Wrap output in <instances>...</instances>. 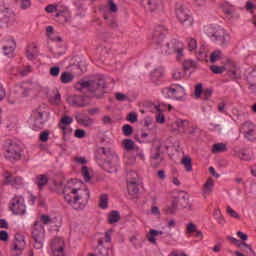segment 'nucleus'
<instances>
[{
    "label": "nucleus",
    "instance_id": "de8ad7c7",
    "mask_svg": "<svg viewBox=\"0 0 256 256\" xmlns=\"http://www.w3.org/2000/svg\"><path fill=\"white\" fill-rule=\"evenodd\" d=\"M122 132L125 137H129L133 135V126L126 124L122 127Z\"/></svg>",
    "mask_w": 256,
    "mask_h": 256
},
{
    "label": "nucleus",
    "instance_id": "bb28decb",
    "mask_svg": "<svg viewBox=\"0 0 256 256\" xmlns=\"http://www.w3.org/2000/svg\"><path fill=\"white\" fill-rule=\"evenodd\" d=\"M226 37H227V34H225V31L223 30L216 31L212 35V39H214V41H218L219 45H227Z\"/></svg>",
    "mask_w": 256,
    "mask_h": 256
},
{
    "label": "nucleus",
    "instance_id": "4be33fe9",
    "mask_svg": "<svg viewBox=\"0 0 256 256\" xmlns=\"http://www.w3.org/2000/svg\"><path fill=\"white\" fill-rule=\"evenodd\" d=\"M227 66L230 67L228 69V75L230 77H232L235 81H237V79H241V75L237 74V63L231 59H228Z\"/></svg>",
    "mask_w": 256,
    "mask_h": 256
},
{
    "label": "nucleus",
    "instance_id": "9d476101",
    "mask_svg": "<svg viewBox=\"0 0 256 256\" xmlns=\"http://www.w3.org/2000/svg\"><path fill=\"white\" fill-rule=\"evenodd\" d=\"M10 211L14 215H25L27 207L25 206V200L19 196L12 198L10 202Z\"/></svg>",
    "mask_w": 256,
    "mask_h": 256
},
{
    "label": "nucleus",
    "instance_id": "37998d69",
    "mask_svg": "<svg viewBox=\"0 0 256 256\" xmlns=\"http://www.w3.org/2000/svg\"><path fill=\"white\" fill-rule=\"evenodd\" d=\"M100 209H107L109 207V196L107 194H102L99 200Z\"/></svg>",
    "mask_w": 256,
    "mask_h": 256
},
{
    "label": "nucleus",
    "instance_id": "8fccbe9b",
    "mask_svg": "<svg viewBox=\"0 0 256 256\" xmlns=\"http://www.w3.org/2000/svg\"><path fill=\"white\" fill-rule=\"evenodd\" d=\"M189 137H199L201 135V130L197 126H193L189 131H188Z\"/></svg>",
    "mask_w": 256,
    "mask_h": 256
},
{
    "label": "nucleus",
    "instance_id": "f257e3e1",
    "mask_svg": "<svg viewBox=\"0 0 256 256\" xmlns=\"http://www.w3.org/2000/svg\"><path fill=\"white\" fill-rule=\"evenodd\" d=\"M74 88L76 91H79V93H84V95L90 93L92 97L101 99L106 93L105 89H107V82L103 75H97L91 80L81 79L74 85Z\"/></svg>",
    "mask_w": 256,
    "mask_h": 256
},
{
    "label": "nucleus",
    "instance_id": "774afa93",
    "mask_svg": "<svg viewBox=\"0 0 256 256\" xmlns=\"http://www.w3.org/2000/svg\"><path fill=\"white\" fill-rule=\"evenodd\" d=\"M40 221L44 223V225H49L51 223V216L49 215H41L40 216Z\"/></svg>",
    "mask_w": 256,
    "mask_h": 256
},
{
    "label": "nucleus",
    "instance_id": "6e6d98bb",
    "mask_svg": "<svg viewBox=\"0 0 256 256\" xmlns=\"http://www.w3.org/2000/svg\"><path fill=\"white\" fill-rule=\"evenodd\" d=\"M186 231L189 235L195 233L197 231V225H195L193 222L188 223Z\"/></svg>",
    "mask_w": 256,
    "mask_h": 256
},
{
    "label": "nucleus",
    "instance_id": "e2e57ef3",
    "mask_svg": "<svg viewBox=\"0 0 256 256\" xmlns=\"http://www.w3.org/2000/svg\"><path fill=\"white\" fill-rule=\"evenodd\" d=\"M127 121H129L130 123H137V113L130 112L127 116Z\"/></svg>",
    "mask_w": 256,
    "mask_h": 256
},
{
    "label": "nucleus",
    "instance_id": "338daca9",
    "mask_svg": "<svg viewBox=\"0 0 256 256\" xmlns=\"http://www.w3.org/2000/svg\"><path fill=\"white\" fill-rule=\"evenodd\" d=\"M40 141H42V143H47V141H49V132L48 131H44L40 134Z\"/></svg>",
    "mask_w": 256,
    "mask_h": 256
},
{
    "label": "nucleus",
    "instance_id": "69168bd1",
    "mask_svg": "<svg viewBox=\"0 0 256 256\" xmlns=\"http://www.w3.org/2000/svg\"><path fill=\"white\" fill-rule=\"evenodd\" d=\"M87 132H85V130L83 129H76L74 132L75 137H77V139H83V137H85Z\"/></svg>",
    "mask_w": 256,
    "mask_h": 256
},
{
    "label": "nucleus",
    "instance_id": "7c9ffc66",
    "mask_svg": "<svg viewBox=\"0 0 256 256\" xmlns=\"http://www.w3.org/2000/svg\"><path fill=\"white\" fill-rule=\"evenodd\" d=\"M73 79H75V75L71 72H63L60 76V81L64 85H67V83H73Z\"/></svg>",
    "mask_w": 256,
    "mask_h": 256
},
{
    "label": "nucleus",
    "instance_id": "cd10ccee",
    "mask_svg": "<svg viewBox=\"0 0 256 256\" xmlns=\"http://www.w3.org/2000/svg\"><path fill=\"white\" fill-rule=\"evenodd\" d=\"M127 190L130 197H137L139 195V182H127Z\"/></svg>",
    "mask_w": 256,
    "mask_h": 256
},
{
    "label": "nucleus",
    "instance_id": "49530a36",
    "mask_svg": "<svg viewBox=\"0 0 256 256\" xmlns=\"http://www.w3.org/2000/svg\"><path fill=\"white\" fill-rule=\"evenodd\" d=\"M197 67V62L194 60H185L183 62V68L185 71H189L190 69H195Z\"/></svg>",
    "mask_w": 256,
    "mask_h": 256
},
{
    "label": "nucleus",
    "instance_id": "79ce46f5",
    "mask_svg": "<svg viewBox=\"0 0 256 256\" xmlns=\"http://www.w3.org/2000/svg\"><path fill=\"white\" fill-rule=\"evenodd\" d=\"M223 59V54L221 50H215L210 54V62L216 63V61H221Z\"/></svg>",
    "mask_w": 256,
    "mask_h": 256
},
{
    "label": "nucleus",
    "instance_id": "473e14b6",
    "mask_svg": "<svg viewBox=\"0 0 256 256\" xmlns=\"http://www.w3.org/2000/svg\"><path fill=\"white\" fill-rule=\"evenodd\" d=\"M213 187H215V181L213 178H209L204 184V195H210V193L213 191Z\"/></svg>",
    "mask_w": 256,
    "mask_h": 256
},
{
    "label": "nucleus",
    "instance_id": "c9c22d12",
    "mask_svg": "<svg viewBox=\"0 0 256 256\" xmlns=\"http://www.w3.org/2000/svg\"><path fill=\"white\" fill-rule=\"evenodd\" d=\"M126 183H139V175L137 172L131 170L127 173Z\"/></svg>",
    "mask_w": 256,
    "mask_h": 256
},
{
    "label": "nucleus",
    "instance_id": "5701e85b",
    "mask_svg": "<svg viewBox=\"0 0 256 256\" xmlns=\"http://www.w3.org/2000/svg\"><path fill=\"white\" fill-rule=\"evenodd\" d=\"M143 5L153 13V11H157L159 7H161V0H142Z\"/></svg>",
    "mask_w": 256,
    "mask_h": 256
},
{
    "label": "nucleus",
    "instance_id": "bf43d9fd",
    "mask_svg": "<svg viewBox=\"0 0 256 256\" xmlns=\"http://www.w3.org/2000/svg\"><path fill=\"white\" fill-rule=\"evenodd\" d=\"M202 94H203V84L199 83L195 87V97L199 99V97H201Z\"/></svg>",
    "mask_w": 256,
    "mask_h": 256
},
{
    "label": "nucleus",
    "instance_id": "58836bf2",
    "mask_svg": "<svg viewBox=\"0 0 256 256\" xmlns=\"http://www.w3.org/2000/svg\"><path fill=\"white\" fill-rule=\"evenodd\" d=\"M227 145L224 143H216L212 146V153H225Z\"/></svg>",
    "mask_w": 256,
    "mask_h": 256
},
{
    "label": "nucleus",
    "instance_id": "5fc2aeb1",
    "mask_svg": "<svg viewBox=\"0 0 256 256\" xmlns=\"http://www.w3.org/2000/svg\"><path fill=\"white\" fill-rule=\"evenodd\" d=\"M188 49L189 51H195L197 49V40L195 38L188 39Z\"/></svg>",
    "mask_w": 256,
    "mask_h": 256
},
{
    "label": "nucleus",
    "instance_id": "4d7b16f0",
    "mask_svg": "<svg viewBox=\"0 0 256 256\" xmlns=\"http://www.w3.org/2000/svg\"><path fill=\"white\" fill-rule=\"evenodd\" d=\"M19 1H20V9H23V11L31 7V0H19Z\"/></svg>",
    "mask_w": 256,
    "mask_h": 256
},
{
    "label": "nucleus",
    "instance_id": "c03bdc74",
    "mask_svg": "<svg viewBox=\"0 0 256 256\" xmlns=\"http://www.w3.org/2000/svg\"><path fill=\"white\" fill-rule=\"evenodd\" d=\"M177 207H179L177 201L173 199L171 205L165 210L166 215H175L177 213Z\"/></svg>",
    "mask_w": 256,
    "mask_h": 256
},
{
    "label": "nucleus",
    "instance_id": "20e7f679",
    "mask_svg": "<svg viewBox=\"0 0 256 256\" xmlns=\"http://www.w3.org/2000/svg\"><path fill=\"white\" fill-rule=\"evenodd\" d=\"M5 158L8 161H21V146L13 140L4 142Z\"/></svg>",
    "mask_w": 256,
    "mask_h": 256
},
{
    "label": "nucleus",
    "instance_id": "2f4dec72",
    "mask_svg": "<svg viewBox=\"0 0 256 256\" xmlns=\"http://www.w3.org/2000/svg\"><path fill=\"white\" fill-rule=\"evenodd\" d=\"M73 123V118L70 116H64L61 118L58 127L60 129H62V131H65V129H67V127H69V125H71Z\"/></svg>",
    "mask_w": 256,
    "mask_h": 256
},
{
    "label": "nucleus",
    "instance_id": "aec40b11",
    "mask_svg": "<svg viewBox=\"0 0 256 256\" xmlns=\"http://www.w3.org/2000/svg\"><path fill=\"white\" fill-rule=\"evenodd\" d=\"M51 249L54 256H65V248H63V241L53 240L51 243Z\"/></svg>",
    "mask_w": 256,
    "mask_h": 256
},
{
    "label": "nucleus",
    "instance_id": "a878e982",
    "mask_svg": "<svg viewBox=\"0 0 256 256\" xmlns=\"http://www.w3.org/2000/svg\"><path fill=\"white\" fill-rule=\"evenodd\" d=\"M34 115L36 117L34 121V127H36V129H43V124L45 123V112L37 110L36 112H34Z\"/></svg>",
    "mask_w": 256,
    "mask_h": 256
},
{
    "label": "nucleus",
    "instance_id": "2eb2a0df",
    "mask_svg": "<svg viewBox=\"0 0 256 256\" xmlns=\"http://www.w3.org/2000/svg\"><path fill=\"white\" fill-rule=\"evenodd\" d=\"M242 129H243L245 139H247L248 141H255L256 139L255 124L251 122H245L243 124Z\"/></svg>",
    "mask_w": 256,
    "mask_h": 256
},
{
    "label": "nucleus",
    "instance_id": "a211bd4d",
    "mask_svg": "<svg viewBox=\"0 0 256 256\" xmlns=\"http://www.w3.org/2000/svg\"><path fill=\"white\" fill-rule=\"evenodd\" d=\"M75 119L79 125H83L84 127H93L95 123V120L90 118L87 114L77 113Z\"/></svg>",
    "mask_w": 256,
    "mask_h": 256
},
{
    "label": "nucleus",
    "instance_id": "f8f14e48",
    "mask_svg": "<svg viewBox=\"0 0 256 256\" xmlns=\"http://www.w3.org/2000/svg\"><path fill=\"white\" fill-rule=\"evenodd\" d=\"M67 102L69 103V105H72V107H78V108L87 107V105H89V99L87 98V94L85 96H81V95L68 96Z\"/></svg>",
    "mask_w": 256,
    "mask_h": 256
},
{
    "label": "nucleus",
    "instance_id": "3c124183",
    "mask_svg": "<svg viewBox=\"0 0 256 256\" xmlns=\"http://www.w3.org/2000/svg\"><path fill=\"white\" fill-rule=\"evenodd\" d=\"M210 70L212 71V73H215V75H221V73H223V71H225V67L212 65V66H210Z\"/></svg>",
    "mask_w": 256,
    "mask_h": 256
},
{
    "label": "nucleus",
    "instance_id": "a18cd8bd",
    "mask_svg": "<svg viewBox=\"0 0 256 256\" xmlns=\"http://www.w3.org/2000/svg\"><path fill=\"white\" fill-rule=\"evenodd\" d=\"M122 143L125 151H133L135 149V142L132 139H124Z\"/></svg>",
    "mask_w": 256,
    "mask_h": 256
},
{
    "label": "nucleus",
    "instance_id": "72a5a7b5",
    "mask_svg": "<svg viewBox=\"0 0 256 256\" xmlns=\"http://www.w3.org/2000/svg\"><path fill=\"white\" fill-rule=\"evenodd\" d=\"M247 81H248V89H255L256 87V69H253V71H251L247 77Z\"/></svg>",
    "mask_w": 256,
    "mask_h": 256
},
{
    "label": "nucleus",
    "instance_id": "e433bc0d",
    "mask_svg": "<svg viewBox=\"0 0 256 256\" xmlns=\"http://www.w3.org/2000/svg\"><path fill=\"white\" fill-rule=\"evenodd\" d=\"M176 127H177V130L180 131V133H185L187 131V128L189 127V121L177 120Z\"/></svg>",
    "mask_w": 256,
    "mask_h": 256
},
{
    "label": "nucleus",
    "instance_id": "052dcab7",
    "mask_svg": "<svg viewBox=\"0 0 256 256\" xmlns=\"http://www.w3.org/2000/svg\"><path fill=\"white\" fill-rule=\"evenodd\" d=\"M228 241H231L234 245H236V247H243V242H241L240 240L234 238L233 236H227Z\"/></svg>",
    "mask_w": 256,
    "mask_h": 256
},
{
    "label": "nucleus",
    "instance_id": "dca6fc26",
    "mask_svg": "<svg viewBox=\"0 0 256 256\" xmlns=\"http://www.w3.org/2000/svg\"><path fill=\"white\" fill-rule=\"evenodd\" d=\"M151 165L154 169H157L161 163H163V158L161 156V146H157L151 153Z\"/></svg>",
    "mask_w": 256,
    "mask_h": 256
},
{
    "label": "nucleus",
    "instance_id": "a19ab883",
    "mask_svg": "<svg viewBox=\"0 0 256 256\" xmlns=\"http://www.w3.org/2000/svg\"><path fill=\"white\" fill-rule=\"evenodd\" d=\"M104 243L105 242L103 240H101V239L98 241L97 249H98L99 255H101V256L109 255V248H105Z\"/></svg>",
    "mask_w": 256,
    "mask_h": 256
},
{
    "label": "nucleus",
    "instance_id": "0e129e2a",
    "mask_svg": "<svg viewBox=\"0 0 256 256\" xmlns=\"http://www.w3.org/2000/svg\"><path fill=\"white\" fill-rule=\"evenodd\" d=\"M108 5L111 13H117V11H119V7H117V4H115L113 0H109Z\"/></svg>",
    "mask_w": 256,
    "mask_h": 256
},
{
    "label": "nucleus",
    "instance_id": "f3484780",
    "mask_svg": "<svg viewBox=\"0 0 256 256\" xmlns=\"http://www.w3.org/2000/svg\"><path fill=\"white\" fill-rule=\"evenodd\" d=\"M238 249H240V251L236 250L233 252L235 256H256V252L253 251L251 244L243 242V245L238 246Z\"/></svg>",
    "mask_w": 256,
    "mask_h": 256
},
{
    "label": "nucleus",
    "instance_id": "864d4df0",
    "mask_svg": "<svg viewBox=\"0 0 256 256\" xmlns=\"http://www.w3.org/2000/svg\"><path fill=\"white\" fill-rule=\"evenodd\" d=\"M211 95H213V90L212 89H204L202 92V97L204 101H209L211 99Z\"/></svg>",
    "mask_w": 256,
    "mask_h": 256
},
{
    "label": "nucleus",
    "instance_id": "c85d7f7f",
    "mask_svg": "<svg viewBox=\"0 0 256 256\" xmlns=\"http://www.w3.org/2000/svg\"><path fill=\"white\" fill-rule=\"evenodd\" d=\"M37 55V45L29 44L26 49V57L29 61H35Z\"/></svg>",
    "mask_w": 256,
    "mask_h": 256
},
{
    "label": "nucleus",
    "instance_id": "c756f323",
    "mask_svg": "<svg viewBox=\"0 0 256 256\" xmlns=\"http://www.w3.org/2000/svg\"><path fill=\"white\" fill-rule=\"evenodd\" d=\"M157 235H163V231L150 229L149 234H147L146 237L150 243H152L153 245H157V239H155Z\"/></svg>",
    "mask_w": 256,
    "mask_h": 256
},
{
    "label": "nucleus",
    "instance_id": "0eeeda50",
    "mask_svg": "<svg viewBox=\"0 0 256 256\" xmlns=\"http://www.w3.org/2000/svg\"><path fill=\"white\" fill-rule=\"evenodd\" d=\"M167 33H169L167 27L164 25H156L152 32V44L155 45V47H163V41H165Z\"/></svg>",
    "mask_w": 256,
    "mask_h": 256
},
{
    "label": "nucleus",
    "instance_id": "680f3d73",
    "mask_svg": "<svg viewBox=\"0 0 256 256\" xmlns=\"http://www.w3.org/2000/svg\"><path fill=\"white\" fill-rule=\"evenodd\" d=\"M227 213L230 217H233L234 219H239V213L237 211L233 210L231 206L227 207Z\"/></svg>",
    "mask_w": 256,
    "mask_h": 256
},
{
    "label": "nucleus",
    "instance_id": "ea45409f",
    "mask_svg": "<svg viewBox=\"0 0 256 256\" xmlns=\"http://www.w3.org/2000/svg\"><path fill=\"white\" fill-rule=\"evenodd\" d=\"M121 219V214H119V211L113 210L109 216H108V222L110 225H113V223H117Z\"/></svg>",
    "mask_w": 256,
    "mask_h": 256
},
{
    "label": "nucleus",
    "instance_id": "603ef678",
    "mask_svg": "<svg viewBox=\"0 0 256 256\" xmlns=\"http://www.w3.org/2000/svg\"><path fill=\"white\" fill-rule=\"evenodd\" d=\"M81 173L86 182L91 181V175L89 174V168L87 166L82 167Z\"/></svg>",
    "mask_w": 256,
    "mask_h": 256
},
{
    "label": "nucleus",
    "instance_id": "4c0bfd02",
    "mask_svg": "<svg viewBox=\"0 0 256 256\" xmlns=\"http://www.w3.org/2000/svg\"><path fill=\"white\" fill-rule=\"evenodd\" d=\"M103 17L106 20V25H108L110 29H119V24L117 23V20L110 18L107 14H104Z\"/></svg>",
    "mask_w": 256,
    "mask_h": 256
},
{
    "label": "nucleus",
    "instance_id": "6ab92c4d",
    "mask_svg": "<svg viewBox=\"0 0 256 256\" xmlns=\"http://www.w3.org/2000/svg\"><path fill=\"white\" fill-rule=\"evenodd\" d=\"M164 75L165 72L163 71V68L154 69L150 74L151 82L154 83V85H159L160 83H163Z\"/></svg>",
    "mask_w": 256,
    "mask_h": 256
},
{
    "label": "nucleus",
    "instance_id": "6e6552de",
    "mask_svg": "<svg viewBox=\"0 0 256 256\" xmlns=\"http://www.w3.org/2000/svg\"><path fill=\"white\" fill-rule=\"evenodd\" d=\"M163 51H165L167 55L176 53V59L179 60L183 57V43L177 39H172L169 43L163 46Z\"/></svg>",
    "mask_w": 256,
    "mask_h": 256
},
{
    "label": "nucleus",
    "instance_id": "13d9d810",
    "mask_svg": "<svg viewBox=\"0 0 256 256\" xmlns=\"http://www.w3.org/2000/svg\"><path fill=\"white\" fill-rule=\"evenodd\" d=\"M59 73H61V68L58 66H54L50 68L51 77H59Z\"/></svg>",
    "mask_w": 256,
    "mask_h": 256
},
{
    "label": "nucleus",
    "instance_id": "393cba45",
    "mask_svg": "<svg viewBox=\"0 0 256 256\" xmlns=\"http://www.w3.org/2000/svg\"><path fill=\"white\" fill-rule=\"evenodd\" d=\"M12 249L14 251H23L25 249V238L21 234L15 235V242Z\"/></svg>",
    "mask_w": 256,
    "mask_h": 256
},
{
    "label": "nucleus",
    "instance_id": "09e8293b",
    "mask_svg": "<svg viewBox=\"0 0 256 256\" xmlns=\"http://www.w3.org/2000/svg\"><path fill=\"white\" fill-rule=\"evenodd\" d=\"M238 156L241 159V161H251V154H249L247 150H241Z\"/></svg>",
    "mask_w": 256,
    "mask_h": 256
},
{
    "label": "nucleus",
    "instance_id": "423d86ee",
    "mask_svg": "<svg viewBox=\"0 0 256 256\" xmlns=\"http://www.w3.org/2000/svg\"><path fill=\"white\" fill-rule=\"evenodd\" d=\"M32 239H34V248L43 249V243L45 241V228L41 225V222L35 221L32 230Z\"/></svg>",
    "mask_w": 256,
    "mask_h": 256
},
{
    "label": "nucleus",
    "instance_id": "f704fd0d",
    "mask_svg": "<svg viewBox=\"0 0 256 256\" xmlns=\"http://www.w3.org/2000/svg\"><path fill=\"white\" fill-rule=\"evenodd\" d=\"M181 163L187 173H191V171H193V160L191 159V157H184Z\"/></svg>",
    "mask_w": 256,
    "mask_h": 256
},
{
    "label": "nucleus",
    "instance_id": "412c9836",
    "mask_svg": "<svg viewBox=\"0 0 256 256\" xmlns=\"http://www.w3.org/2000/svg\"><path fill=\"white\" fill-rule=\"evenodd\" d=\"M16 47L17 44L14 42V40H7L5 45L2 47L3 55L6 57H13Z\"/></svg>",
    "mask_w": 256,
    "mask_h": 256
},
{
    "label": "nucleus",
    "instance_id": "f03ea898",
    "mask_svg": "<svg viewBox=\"0 0 256 256\" xmlns=\"http://www.w3.org/2000/svg\"><path fill=\"white\" fill-rule=\"evenodd\" d=\"M63 195L65 201L69 205L72 203L75 209H85L86 205L89 203V197H91L89 189H71L69 186L64 187Z\"/></svg>",
    "mask_w": 256,
    "mask_h": 256
},
{
    "label": "nucleus",
    "instance_id": "4468645a",
    "mask_svg": "<svg viewBox=\"0 0 256 256\" xmlns=\"http://www.w3.org/2000/svg\"><path fill=\"white\" fill-rule=\"evenodd\" d=\"M176 204L182 209H191V203L189 202V194L185 191L178 192V195L174 197Z\"/></svg>",
    "mask_w": 256,
    "mask_h": 256
},
{
    "label": "nucleus",
    "instance_id": "ddd939ff",
    "mask_svg": "<svg viewBox=\"0 0 256 256\" xmlns=\"http://www.w3.org/2000/svg\"><path fill=\"white\" fill-rule=\"evenodd\" d=\"M29 91H31V89L27 88L25 83H20L13 86L11 95H13L15 99H21V97H27L29 95Z\"/></svg>",
    "mask_w": 256,
    "mask_h": 256
},
{
    "label": "nucleus",
    "instance_id": "1a4fd4ad",
    "mask_svg": "<svg viewBox=\"0 0 256 256\" xmlns=\"http://www.w3.org/2000/svg\"><path fill=\"white\" fill-rule=\"evenodd\" d=\"M15 21V14L11 9L6 8L3 5H0V27L5 29V27H9L11 23Z\"/></svg>",
    "mask_w": 256,
    "mask_h": 256
},
{
    "label": "nucleus",
    "instance_id": "39448f33",
    "mask_svg": "<svg viewBox=\"0 0 256 256\" xmlns=\"http://www.w3.org/2000/svg\"><path fill=\"white\" fill-rule=\"evenodd\" d=\"M161 93L167 99L181 101L185 97V88L179 84H172L169 87L163 88Z\"/></svg>",
    "mask_w": 256,
    "mask_h": 256
},
{
    "label": "nucleus",
    "instance_id": "9b49d317",
    "mask_svg": "<svg viewBox=\"0 0 256 256\" xmlns=\"http://www.w3.org/2000/svg\"><path fill=\"white\" fill-rule=\"evenodd\" d=\"M176 17L185 27H193V17L186 8L180 7L176 9Z\"/></svg>",
    "mask_w": 256,
    "mask_h": 256
},
{
    "label": "nucleus",
    "instance_id": "b1692460",
    "mask_svg": "<svg viewBox=\"0 0 256 256\" xmlns=\"http://www.w3.org/2000/svg\"><path fill=\"white\" fill-rule=\"evenodd\" d=\"M35 185H37L38 189L41 191L49 183V177L47 174H39L35 177L34 180Z\"/></svg>",
    "mask_w": 256,
    "mask_h": 256
},
{
    "label": "nucleus",
    "instance_id": "7ed1b4c3",
    "mask_svg": "<svg viewBox=\"0 0 256 256\" xmlns=\"http://www.w3.org/2000/svg\"><path fill=\"white\" fill-rule=\"evenodd\" d=\"M97 153H101L102 159L104 160L102 167L107 173H117L119 171V156L111 149L101 147L97 150Z\"/></svg>",
    "mask_w": 256,
    "mask_h": 256
}]
</instances>
